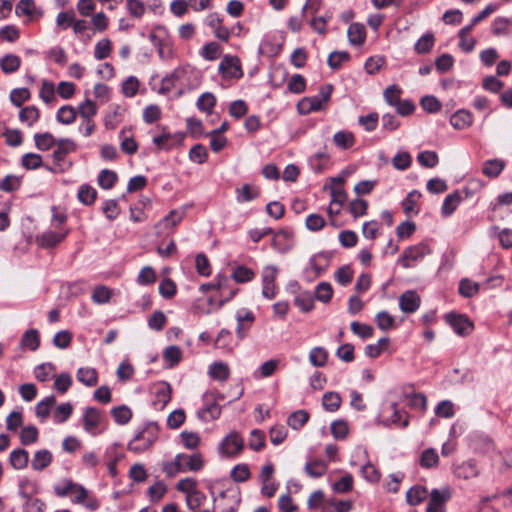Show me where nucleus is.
<instances>
[{
    "label": "nucleus",
    "instance_id": "6",
    "mask_svg": "<svg viewBox=\"0 0 512 512\" xmlns=\"http://www.w3.org/2000/svg\"><path fill=\"white\" fill-rule=\"evenodd\" d=\"M446 321L459 336H466L473 330V323L463 315L449 313L446 315Z\"/></svg>",
    "mask_w": 512,
    "mask_h": 512
},
{
    "label": "nucleus",
    "instance_id": "22",
    "mask_svg": "<svg viewBox=\"0 0 512 512\" xmlns=\"http://www.w3.org/2000/svg\"><path fill=\"white\" fill-rule=\"evenodd\" d=\"M428 490L421 485L411 487L406 493V501L411 506H416L428 497Z\"/></svg>",
    "mask_w": 512,
    "mask_h": 512
},
{
    "label": "nucleus",
    "instance_id": "45",
    "mask_svg": "<svg viewBox=\"0 0 512 512\" xmlns=\"http://www.w3.org/2000/svg\"><path fill=\"white\" fill-rule=\"evenodd\" d=\"M439 456L433 448L424 450L420 457V465L423 468H434L438 465Z\"/></svg>",
    "mask_w": 512,
    "mask_h": 512
},
{
    "label": "nucleus",
    "instance_id": "46",
    "mask_svg": "<svg viewBox=\"0 0 512 512\" xmlns=\"http://www.w3.org/2000/svg\"><path fill=\"white\" fill-rule=\"evenodd\" d=\"M215 105H216V98L210 92L203 93L202 95H200V97L197 100V108L200 111L207 112L209 114L212 112Z\"/></svg>",
    "mask_w": 512,
    "mask_h": 512
},
{
    "label": "nucleus",
    "instance_id": "48",
    "mask_svg": "<svg viewBox=\"0 0 512 512\" xmlns=\"http://www.w3.org/2000/svg\"><path fill=\"white\" fill-rule=\"evenodd\" d=\"M111 414L115 422L120 425L127 424L132 418V411L125 405L113 408Z\"/></svg>",
    "mask_w": 512,
    "mask_h": 512
},
{
    "label": "nucleus",
    "instance_id": "64",
    "mask_svg": "<svg viewBox=\"0 0 512 512\" xmlns=\"http://www.w3.org/2000/svg\"><path fill=\"white\" fill-rule=\"evenodd\" d=\"M287 88L292 93H303L306 88L305 78L300 74L293 75L288 82Z\"/></svg>",
    "mask_w": 512,
    "mask_h": 512
},
{
    "label": "nucleus",
    "instance_id": "33",
    "mask_svg": "<svg viewBox=\"0 0 512 512\" xmlns=\"http://www.w3.org/2000/svg\"><path fill=\"white\" fill-rule=\"evenodd\" d=\"M58 139L49 132L36 133L34 135L35 146L41 151H47L56 145Z\"/></svg>",
    "mask_w": 512,
    "mask_h": 512
},
{
    "label": "nucleus",
    "instance_id": "62",
    "mask_svg": "<svg viewBox=\"0 0 512 512\" xmlns=\"http://www.w3.org/2000/svg\"><path fill=\"white\" fill-rule=\"evenodd\" d=\"M38 440V429L35 426H26L20 432V441L23 445H30Z\"/></svg>",
    "mask_w": 512,
    "mask_h": 512
},
{
    "label": "nucleus",
    "instance_id": "21",
    "mask_svg": "<svg viewBox=\"0 0 512 512\" xmlns=\"http://www.w3.org/2000/svg\"><path fill=\"white\" fill-rule=\"evenodd\" d=\"M326 103L321 101L319 97L311 96L306 97L298 104V109L301 114H309L311 112L320 111L324 109Z\"/></svg>",
    "mask_w": 512,
    "mask_h": 512
},
{
    "label": "nucleus",
    "instance_id": "3",
    "mask_svg": "<svg viewBox=\"0 0 512 512\" xmlns=\"http://www.w3.org/2000/svg\"><path fill=\"white\" fill-rule=\"evenodd\" d=\"M244 447V440L238 432H230L219 444L218 451L221 455L232 457L238 455Z\"/></svg>",
    "mask_w": 512,
    "mask_h": 512
},
{
    "label": "nucleus",
    "instance_id": "10",
    "mask_svg": "<svg viewBox=\"0 0 512 512\" xmlns=\"http://www.w3.org/2000/svg\"><path fill=\"white\" fill-rule=\"evenodd\" d=\"M171 386L166 382L158 383L154 386V398L152 404L155 409L162 410L171 400Z\"/></svg>",
    "mask_w": 512,
    "mask_h": 512
},
{
    "label": "nucleus",
    "instance_id": "32",
    "mask_svg": "<svg viewBox=\"0 0 512 512\" xmlns=\"http://www.w3.org/2000/svg\"><path fill=\"white\" fill-rule=\"evenodd\" d=\"M76 117L77 110L70 105L60 107L56 113L57 121L63 125L72 124L76 120Z\"/></svg>",
    "mask_w": 512,
    "mask_h": 512
},
{
    "label": "nucleus",
    "instance_id": "37",
    "mask_svg": "<svg viewBox=\"0 0 512 512\" xmlns=\"http://www.w3.org/2000/svg\"><path fill=\"white\" fill-rule=\"evenodd\" d=\"M304 469L311 478H319L326 473L327 465L322 460H314L307 462Z\"/></svg>",
    "mask_w": 512,
    "mask_h": 512
},
{
    "label": "nucleus",
    "instance_id": "1",
    "mask_svg": "<svg viewBox=\"0 0 512 512\" xmlns=\"http://www.w3.org/2000/svg\"><path fill=\"white\" fill-rule=\"evenodd\" d=\"M158 438L159 426L154 422H150L137 431L128 443L127 448L130 452L136 454L143 453L151 449Z\"/></svg>",
    "mask_w": 512,
    "mask_h": 512
},
{
    "label": "nucleus",
    "instance_id": "8",
    "mask_svg": "<svg viewBox=\"0 0 512 512\" xmlns=\"http://www.w3.org/2000/svg\"><path fill=\"white\" fill-rule=\"evenodd\" d=\"M449 489H433L430 493V500L426 512H444V504L450 499Z\"/></svg>",
    "mask_w": 512,
    "mask_h": 512
},
{
    "label": "nucleus",
    "instance_id": "24",
    "mask_svg": "<svg viewBox=\"0 0 512 512\" xmlns=\"http://www.w3.org/2000/svg\"><path fill=\"white\" fill-rule=\"evenodd\" d=\"M9 461L11 466L16 470H22L27 467L29 462V454L26 450L18 448L10 453Z\"/></svg>",
    "mask_w": 512,
    "mask_h": 512
},
{
    "label": "nucleus",
    "instance_id": "42",
    "mask_svg": "<svg viewBox=\"0 0 512 512\" xmlns=\"http://www.w3.org/2000/svg\"><path fill=\"white\" fill-rule=\"evenodd\" d=\"M182 358V350L176 346H168L163 352V359L169 364V367L177 365Z\"/></svg>",
    "mask_w": 512,
    "mask_h": 512
},
{
    "label": "nucleus",
    "instance_id": "39",
    "mask_svg": "<svg viewBox=\"0 0 512 512\" xmlns=\"http://www.w3.org/2000/svg\"><path fill=\"white\" fill-rule=\"evenodd\" d=\"M117 181V174L109 169H103L100 171L97 183L103 189H111Z\"/></svg>",
    "mask_w": 512,
    "mask_h": 512
},
{
    "label": "nucleus",
    "instance_id": "14",
    "mask_svg": "<svg viewBox=\"0 0 512 512\" xmlns=\"http://www.w3.org/2000/svg\"><path fill=\"white\" fill-rule=\"evenodd\" d=\"M186 70L182 67L176 68L171 74L161 80V86L158 90L160 94H167L177 86V83L185 76Z\"/></svg>",
    "mask_w": 512,
    "mask_h": 512
},
{
    "label": "nucleus",
    "instance_id": "56",
    "mask_svg": "<svg viewBox=\"0 0 512 512\" xmlns=\"http://www.w3.org/2000/svg\"><path fill=\"white\" fill-rule=\"evenodd\" d=\"M341 405V397L336 392H327L323 395V407L330 412L339 409Z\"/></svg>",
    "mask_w": 512,
    "mask_h": 512
},
{
    "label": "nucleus",
    "instance_id": "17",
    "mask_svg": "<svg viewBox=\"0 0 512 512\" xmlns=\"http://www.w3.org/2000/svg\"><path fill=\"white\" fill-rule=\"evenodd\" d=\"M53 460L52 453L47 449L38 450L35 452L31 461V467L35 471H42L47 468Z\"/></svg>",
    "mask_w": 512,
    "mask_h": 512
},
{
    "label": "nucleus",
    "instance_id": "59",
    "mask_svg": "<svg viewBox=\"0 0 512 512\" xmlns=\"http://www.w3.org/2000/svg\"><path fill=\"white\" fill-rule=\"evenodd\" d=\"M333 295V289L330 283L321 282L317 285L315 290V298L323 303H327L331 300Z\"/></svg>",
    "mask_w": 512,
    "mask_h": 512
},
{
    "label": "nucleus",
    "instance_id": "53",
    "mask_svg": "<svg viewBox=\"0 0 512 512\" xmlns=\"http://www.w3.org/2000/svg\"><path fill=\"white\" fill-rule=\"evenodd\" d=\"M479 291V284L470 280L462 279L459 284V293L466 298H471Z\"/></svg>",
    "mask_w": 512,
    "mask_h": 512
},
{
    "label": "nucleus",
    "instance_id": "29",
    "mask_svg": "<svg viewBox=\"0 0 512 512\" xmlns=\"http://www.w3.org/2000/svg\"><path fill=\"white\" fill-rule=\"evenodd\" d=\"M21 65V59L15 54H6L0 59V68L6 74L16 72Z\"/></svg>",
    "mask_w": 512,
    "mask_h": 512
},
{
    "label": "nucleus",
    "instance_id": "9",
    "mask_svg": "<svg viewBox=\"0 0 512 512\" xmlns=\"http://www.w3.org/2000/svg\"><path fill=\"white\" fill-rule=\"evenodd\" d=\"M55 146L56 149L54 150L52 157L56 165H60L68 154L77 150V144L69 138L58 139Z\"/></svg>",
    "mask_w": 512,
    "mask_h": 512
},
{
    "label": "nucleus",
    "instance_id": "57",
    "mask_svg": "<svg viewBox=\"0 0 512 512\" xmlns=\"http://www.w3.org/2000/svg\"><path fill=\"white\" fill-rule=\"evenodd\" d=\"M21 343L24 347H26L32 351H35L36 349H38L40 341H39V335H38L37 330L31 329V330L26 331L24 333V335L22 336Z\"/></svg>",
    "mask_w": 512,
    "mask_h": 512
},
{
    "label": "nucleus",
    "instance_id": "4",
    "mask_svg": "<svg viewBox=\"0 0 512 512\" xmlns=\"http://www.w3.org/2000/svg\"><path fill=\"white\" fill-rule=\"evenodd\" d=\"M430 253L431 249L427 244L418 243L406 248L400 257L399 262L404 268H410L412 267L413 262L422 260L426 255H429Z\"/></svg>",
    "mask_w": 512,
    "mask_h": 512
},
{
    "label": "nucleus",
    "instance_id": "13",
    "mask_svg": "<svg viewBox=\"0 0 512 512\" xmlns=\"http://www.w3.org/2000/svg\"><path fill=\"white\" fill-rule=\"evenodd\" d=\"M178 460H180L182 472L186 471H199L204 466V460L200 453L185 454L179 453Z\"/></svg>",
    "mask_w": 512,
    "mask_h": 512
},
{
    "label": "nucleus",
    "instance_id": "55",
    "mask_svg": "<svg viewBox=\"0 0 512 512\" xmlns=\"http://www.w3.org/2000/svg\"><path fill=\"white\" fill-rule=\"evenodd\" d=\"M30 91L27 88H15L10 92V101L16 106L21 107L23 103L30 99Z\"/></svg>",
    "mask_w": 512,
    "mask_h": 512
},
{
    "label": "nucleus",
    "instance_id": "52",
    "mask_svg": "<svg viewBox=\"0 0 512 512\" xmlns=\"http://www.w3.org/2000/svg\"><path fill=\"white\" fill-rule=\"evenodd\" d=\"M435 38L432 33L423 35L415 44V51L419 54L428 53L434 46Z\"/></svg>",
    "mask_w": 512,
    "mask_h": 512
},
{
    "label": "nucleus",
    "instance_id": "44",
    "mask_svg": "<svg viewBox=\"0 0 512 512\" xmlns=\"http://www.w3.org/2000/svg\"><path fill=\"white\" fill-rule=\"evenodd\" d=\"M76 110L81 119H94L95 115L97 114V106L90 99L82 102Z\"/></svg>",
    "mask_w": 512,
    "mask_h": 512
},
{
    "label": "nucleus",
    "instance_id": "19",
    "mask_svg": "<svg viewBox=\"0 0 512 512\" xmlns=\"http://www.w3.org/2000/svg\"><path fill=\"white\" fill-rule=\"evenodd\" d=\"M260 196V189L251 184H244L236 189V201L246 203L257 199Z\"/></svg>",
    "mask_w": 512,
    "mask_h": 512
},
{
    "label": "nucleus",
    "instance_id": "28",
    "mask_svg": "<svg viewBox=\"0 0 512 512\" xmlns=\"http://www.w3.org/2000/svg\"><path fill=\"white\" fill-rule=\"evenodd\" d=\"M328 351L321 346L314 347L309 352V362L314 367H324L328 361Z\"/></svg>",
    "mask_w": 512,
    "mask_h": 512
},
{
    "label": "nucleus",
    "instance_id": "15",
    "mask_svg": "<svg viewBox=\"0 0 512 512\" xmlns=\"http://www.w3.org/2000/svg\"><path fill=\"white\" fill-rule=\"evenodd\" d=\"M473 123V116L472 114L465 109H460L456 111L451 117H450V124L458 130H463L465 128H468Z\"/></svg>",
    "mask_w": 512,
    "mask_h": 512
},
{
    "label": "nucleus",
    "instance_id": "31",
    "mask_svg": "<svg viewBox=\"0 0 512 512\" xmlns=\"http://www.w3.org/2000/svg\"><path fill=\"white\" fill-rule=\"evenodd\" d=\"M333 142L338 148L346 150L355 144V137L350 131H338L333 136Z\"/></svg>",
    "mask_w": 512,
    "mask_h": 512
},
{
    "label": "nucleus",
    "instance_id": "26",
    "mask_svg": "<svg viewBox=\"0 0 512 512\" xmlns=\"http://www.w3.org/2000/svg\"><path fill=\"white\" fill-rule=\"evenodd\" d=\"M40 118L39 109L34 106H26L19 112V120L29 127H32Z\"/></svg>",
    "mask_w": 512,
    "mask_h": 512
},
{
    "label": "nucleus",
    "instance_id": "43",
    "mask_svg": "<svg viewBox=\"0 0 512 512\" xmlns=\"http://www.w3.org/2000/svg\"><path fill=\"white\" fill-rule=\"evenodd\" d=\"M402 89L397 85L388 86L383 93V97L388 105L396 107L401 101Z\"/></svg>",
    "mask_w": 512,
    "mask_h": 512
},
{
    "label": "nucleus",
    "instance_id": "20",
    "mask_svg": "<svg viewBox=\"0 0 512 512\" xmlns=\"http://www.w3.org/2000/svg\"><path fill=\"white\" fill-rule=\"evenodd\" d=\"M77 380L87 387H94L98 383V372L92 367H81L76 373Z\"/></svg>",
    "mask_w": 512,
    "mask_h": 512
},
{
    "label": "nucleus",
    "instance_id": "61",
    "mask_svg": "<svg viewBox=\"0 0 512 512\" xmlns=\"http://www.w3.org/2000/svg\"><path fill=\"white\" fill-rule=\"evenodd\" d=\"M120 138H121L120 147L124 153H126L128 155H133L137 152L138 144L134 140L133 137L125 136V131L122 130L120 132Z\"/></svg>",
    "mask_w": 512,
    "mask_h": 512
},
{
    "label": "nucleus",
    "instance_id": "7",
    "mask_svg": "<svg viewBox=\"0 0 512 512\" xmlns=\"http://www.w3.org/2000/svg\"><path fill=\"white\" fill-rule=\"evenodd\" d=\"M272 246L280 253H286L294 246V233L290 229H281L272 240Z\"/></svg>",
    "mask_w": 512,
    "mask_h": 512
},
{
    "label": "nucleus",
    "instance_id": "51",
    "mask_svg": "<svg viewBox=\"0 0 512 512\" xmlns=\"http://www.w3.org/2000/svg\"><path fill=\"white\" fill-rule=\"evenodd\" d=\"M294 303L303 312H310L314 308V298L308 292H302L296 296Z\"/></svg>",
    "mask_w": 512,
    "mask_h": 512
},
{
    "label": "nucleus",
    "instance_id": "12",
    "mask_svg": "<svg viewBox=\"0 0 512 512\" xmlns=\"http://www.w3.org/2000/svg\"><path fill=\"white\" fill-rule=\"evenodd\" d=\"M69 230L63 232L44 231L41 235L37 236L36 241L42 248H53L61 243L68 235Z\"/></svg>",
    "mask_w": 512,
    "mask_h": 512
},
{
    "label": "nucleus",
    "instance_id": "54",
    "mask_svg": "<svg viewBox=\"0 0 512 512\" xmlns=\"http://www.w3.org/2000/svg\"><path fill=\"white\" fill-rule=\"evenodd\" d=\"M222 53L221 46L217 42H209L201 50L204 59L213 61L220 57Z\"/></svg>",
    "mask_w": 512,
    "mask_h": 512
},
{
    "label": "nucleus",
    "instance_id": "40",
    "mask_svg": "<svg viewBox=\"0 0 512 512\" xmlns=\"http://www.w3.org/2000/svg\"><path fill=\"white\" fill-rule=\"evenodd\" d=\"M97 197V191L88 184H83L78 190V199L85 205H91L94 203Z\"/></svg>",
    "mask_w": 512,
    "mask_h": 512
},
{
    "label": "nucleus",
    "instance_id": "27",
    "mask_svg": "<svg viewBox=\"0 0 512 512\" xmlns=\"http://www.w3.org/2000/svg\"><path fill=\"white\" fill-rule=\"evenodd\" d=\"M462 201V196L458 191L447 195L443 201L441 212L443 216H450Z\"/></svg>",
    "mask_w": 512,
    "mask_h": 512
},
{
    "label": "nucleus",
    "instance_id": "49",
    "mask_svg": "<svg viewBox=\"0 0 512 512\" xmlns=\"http://www.w3.org/2000/svg\"><path fill=\"white\" fill-rule=\"evenodd\" d=\"M112 51V43L108 38L98 41L95 45L94 57L97 60H103L110 56Z\"/></svg>",
    "mask_w": 512,
    "mask_h": 512
},
{
    "label": "nucleus",
    "instance_id": "23",
    "mask_svg": "<svg viewBox=\"0 0 512 512\" xmlns=\"http://www.w3.org/2000/svg\"><path fill=\"white\" fill-rule=\"evenodd\" d=\"M208 374L212 379L224 382L230 376V368L224 362H213L209 366Z\"/></svg>",
    "mask_w": 512,
    "mask_h": 512
},
{
    "label": "nucleus",
    "instance_id": "18",
    "mask_svg": "<svg viewBox=\"0 0 512 512\" xmlns=\"http://www.w3.org/2000/svg\"><path fill=\"white\" fill-rule=\"evenodd\" d=\"M347 36L351 45L360 46L365 42L366 30L361 23H352L347 30Z\"/></svg>",
    "mask_w": 512,
    "mask_h": 512
},
{
    "label": "nucleus",
    "instance_id": "47",
    "mask_svg": "<svg viewBox=\"0 0 512 512\" xmlns=\"http://www.w3.org/2000/svg\"><path fill=\"white\" fill-rule=\"evenodd\" d=\"M417 161L425 168H433L438 164L439 158L436 152L426 150L418 154Z\"/></svg>",
    "mask_w": 512,
    "mask_h": 512
},
{
    "label": "nucleus",
    "instance_id": "30",
    "mask_svg": "<svg viewBox=\"0 0 512 512\" xmlns=\"http://www.w3.org/2000/svg\"><path fill=\"white\" fill-rule=\"evenodd\" d=\"M232 279L237 283H247L255 278V272L244 265H238L233 268Z\"/></svg>",
    "mask_w": 512,
    "mask_h": 512
},
{
    "label": "nucleus",
    "instance_id": "50",
    "mask_svg": "<svg viewBox=\"0 0 512 512\" xmlns=\"http://www.w3.org/2000/svg\"><path fill=\"white\" fill-rule=\"evenodd\" d=\"M474 447L476 450L484 454H491L494 452L497 454L494 442L487 436H479L476 438L474 440Z\"/></svg>",
    "mask_w": 512,
    "mask_h": 512
},
{
    "label": "nucleus",
    "instance_id": "16",
    "mask_svg": "<svg viewBox=\"0 0 512 512\" xmlns=\"http://www.w3.org/2000/svg\"><path fill=\"white\" fill-rule=\"evenodd\" d=\"M215 348L222 349L226 353H232L235 347L233 335L228 329H221L214 341Z\"/></svg>",
    "mask_w": 512,
    "mask_h": 512
},
{
    "label": "nucleus",
    "instance_id": "41",
    "mask_svg": "<svg viewBox=\"0 0 512 512\" xmlns=\"http://www.w3.org/2000/svg\"><path fill=\"white\" fill-rule=\"evenodd\" d=\"M55 403H56V398L54 396L46 397L44 400L40 401L36 405V407H35L36 415L42 421H44L49 416L50 409H51L52 406H54Z\"/></svg>",
    "mask_w": 512,
    "mask_h": 512
},
{
    "label": "nucleus",
    "instance_id": "60",
    "mask_svg": "<svg viewBox=\"0 0 512 512\" xmlns=\"http://www.w3.org/2000/svg\"><path fill=\"white\" fill-rule=\"evenodd\" d=\"M182 445L187 449H196L200 444V436L195 432L182 431L180 433Z\"/></svg>",
    "mask_w": 512,
    "mask_h": 512
},
{
    "label": "nucleus",
    "instance_id": "63",
    "mask_svg": "<svg viewBox=\"0 0 512 512\" xmlns=\"http://www.w3.org/2000/svg\"><path fill=\"white\" fill-rule=\"evenodd\" d=\"M392 164L395 169L404 171L411 165V156L408 152H399L392 158Z\"/></svg>",
    "mask_w": 512,
    "mask_h": 512
},
{
    "label": "nucleus",
    "instance_id": "58",
    "mask_svg": "<svg viewBox=\"0 0 512 512\" xmlns=\"http://www.w3.org/2000/svg\"><path fill=\"white\" fill-rule=\"evenodd\" d=\"M73 406L70 403L60 404L53 413V418L56 423H64L71 416Z\"/></svg>",
    "mask_w": 512,
    "mask_h": 512
},
{
    "label": "nucleus",
    "instance_id": "36",
    "mask_svg": "<svg viewBox=\"0 0 512 512\" xmlns=\"http://www.w3.org/2000/svg\"><path fill=\"white\" fill-rule=\"evenodd\" d=\"M505 167V162L500 159L487 160L484 163L482 172L488 177H497Z\"/></svg>",
    "mask_w": 512,
    "mask_h": 512
},
{
    "label": "nucleus",
    "instance_id": "38",
    "mask_svg": "<svg viewBox=\"0 0 512 512\" xmlns=\"http://www.w3.org/2000/svg\"><path fill=\"white\" fill-rule=\"evenodd\" d=\"M75 488L78 489L80 493H83L82 485L75 483L70 479H65L62 484L54 487V492L58 497H66L70 496L72 490Z\"/></svg>",
    "mask_w": 512,
    "mask_h": 512
},
{
    "label": "nucleus",
    "instance_id": "35",
    "mask_svg": "<svg viewBox=\"0 0 512 512\" xmlns=\"http://www.w3.org/2000/svg\"><path fill=\"white\" fill-rule=\"evenodd\" d=\"M309 420V414L305 410L293 412L287 419V424L294 430L302 428Z\"/></svg>",
    "mask_w": 512,
    "mask_h": 512
},
{
    "label": "nucleus",
    "instance_id": "34",
    "mask_svg": "<svg viewBox=\"0 0 512 512\" xmlns=\"http://www.w3.org/2000/svg\"><path fill=\"white\" fill-rule=\"evenodd\" d=\"M420 197L421 193L417 190H413L407 194V196L402 201V208L405 214H418L419 210L416 209V205Z\"/></svg>",
    "mask_w": 512,
    "mask_h": 512
},
{
    "label": "nucleus",
    "instance_id": "11",
    "mask_svg": "<svg viewBox=\"0 0 512 512\" xmlns=\"http://www.w3.org/2000/svg\"><path fill=\"white\" fill-rule=\"evenodd\" d=\"M421 304V298L414 290H407L399 297V307L404 313H414Z\"/></svg>",
    "mask_w": 512,
    "mask_h": 512
},
{
    "label": "nucleus",
    "instance_id": "5",
    "mask_svg": "<svg viewBox=\"0 0 512 512\" xmlns=\"http://www.w3.org/2000/svg\"><path fill=\"white\" fill-rule=\"evenodd\" d=\"M278 274V268L273 265L265 266L262 271V295L271 300L277 294V286L275 283Z\"/></svg>",
    "mask_w": 512,
    "mask_h": 512
},
{
    "label": "nucleus",
    "instance_id": "2",
    "mask_svg": "<svg viewBox=\"0 0 512 512\" xmlns=\"http://www.w3.org/2000/svg\"><path fill=\"white\" fill-rule=\"evenodd\" d=\"M218 70L223 79H240L244 75L241 61L239 57L235 55H224Z\"/></svg>",
    "mask_w": 512,
    "mask_h": 512
},
{
    "label": "nucleus",
    "instance_id": "25",
    "mask_svg": "<svg viewBox=\"0 0 512 512\" xmlns=\"http://www.w3.org/2000/svg\"><path fill=\"white\" fill-rule=\"evenodd\" d=\"M101 415L98 409L94 407H88L83 415L84 429L91 432L93 429L98 427L100 423Z\"/></svg>",
    "mask_w": 512,
    "mask_h": 512
}]
</instances>
